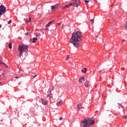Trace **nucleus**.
<instances>
[{
    "label": "nucleus",
    "mask_w": 127,
    "mask_h": 127,
    "mask_svg": "<svg viewBox=\"0 0 127 127\" xmlns=\"http://www.w3.org/2000/svg\"><path fill=\"white\" fill-rule=\"evenodd\" d=\"M82 34L83 33L81 31H76L75 33H72L70 39V43H72L77 50L79 49V46L81 45V43H82Z\"/></svg>",
    "instance_id": "obj_1"
},
{
    "label": "nucleus",
    "mask_w": 127,
    "mask_h": 127,
    "mask_svg": "<svg viewBox=\"0 0 127 127\" xmlns=\"http://www.w3.org/2000/svg\"><path fill=\"white\" fill-rule=\"evenodd\" d=\"M82 123L83 125L82 127H90V126L95 124V121L93 120V118H88L83 120Z\"/></svg>",
    "instance_id": "obj_2"
},
{
    "label": "nucleus",
    "mask_w": 127,
    "mask_h": 127,
    "mask_svg": "<svg viewBox=\"0 0 127 127\" xmlns=\"http://www.w3.org/2000/svg\"><path fill=\"white\" fill-rule=\"evenodd\" d=\"M29 48V47H28V45H21L18 47V50L20 51V57H21L22 56V54L23 52H28V49Z\"/></svg>",
    "instance_id": "obj_3"
},
{
    "label": "nucleus",
    "mask_w": 127,
    "mask_h": 127,
    "mask_svg": "<svg viewBox=\"0 0 127 127\" xmlns=\"http://www.w3.org/2000/svg\"><path fill=\"white\" fill-rule=\"evenodd\" d=\"M6 12V8L3 5H0V17Z\"/></svg>",
    "instance_id": "obj_4"
},
{
    "label": "nucleus",
    "mask_w": 127,
    "mask_h": 127,
    "mask_svg": "<svg viewBox=\"0 0 127 127\" xmlns=\"http://www.w3.org/2000/svg\"><path fill=\"white\" fill-rule=\"evenodd\" d=\"M72 5H74V4L73 3H69L68 4H67L65 6L63 7V8H65V7H66V8H69V7Z\"/></svg>",
    "instance_id": "obj_5"
},
{
    "label": "nucleus",
    "mask_w": 127,
    "mask_h": 127,
    "mask_svg": "<svg viewBox=\"0 0 127 127\" xmlns=\"http://www.w3.org/2000/svg\"><path fill=\"white\" fill-rule=\"evenodd\" d=\"M74 0H71V1H73ZM75 3H76V7H78L79 6L80 3H81V1L80 0H75Z\"/></svg>",
    "instance_id": "obj_6"
},
{
    "label": "nucleus",
    "mask_w": 127,
    "mask_h": 127,
    "mask_svg": "<svg viewBox=\"0 0 127 127\" xmlns=\"http://www.w3.org/2000/svg\"><path fill=\"white\" fill-rule=\"evenodd\" d=\"M96 40L98 42V43H103L104 42V41H103V39L101 38H97L96 39Z\"/></svg>",
    "instance_id": "obj_7"
},
{
    "label": "nucleus",
    "mask_w": 127,
    "mask_h": 127,
    "mask_svg": "<svg viewBox=\"0 0 127 127\" xmlns=\"http://www.w3.org/2000/svg\"><path fill=\"white\" fill-rule=\"evenodd\" d=\"M78 81H79V83H83V82H84V81H85V77H84L83 76L80 77L79 78Z\"/></svg>",
    "instance_id": "obj_8"
},
{
    "label": "nucleus",
    "mask_w": 127,
    "mask_h": 127,
    "mask_svg": "<svg viewBox=\"0 0 127 127\" xmlns=\"http://www.w3.org/2000/svg\"><path fill=\"white\" fill-rule=\"evenodd\" d=\"M51 9H56L58 8V4L51 6Z\"/></svg>",
    "instance_id": "obj_9"
},
{
    "label": "nucleus",
    "mask_w": 127,
    "mask_h": 127,
    "mask_svg": "<svg viewBox=\"0 0 127 127\" xmlns=\"http://www.w3.org/2000/svg\"><path fill=\"white\" fill-rule=\"evenodd\" d=\"M42 103L43 105H47V101L45 99H42Z\"/></svg>",
    "instance_id": "obj_10"
},
{
    "label": "nucleus",
    "mask_w": 127,
    "mask_h": 127,
    "mask_svg": "<svg viewBox=\"0 0 127 127\" xmlns=\"http://www.w3.org/2000/svg\"><path fill=\"white\" fill-rule=\"evenodd\" d=\"M84 86L86 88H88L89 87V81L86 80L84 83Z\"/></svg>",
    "instance_id": "obj_11"
},
{
    "label": "nucleus",
    "mask_w": 127,
    "mask_h": 127,
    "mask_svg": "<svg viewBox=\"0 0 127 127\" xmlns=\"http://www.w3.org/2000/svg\"><path fill=\"white\" fill-rule=\"evenodd\" d=\"M63 104V101L61 100L57 103V106H58V107H59L60 106H61V105H62Z\"/></svg>",
    "instance_id": "obj_12"
},
{
    "label": "nucleus",
    "mask_w": 127,
    "mask_h": 127,
    "mask_svg": "<svg viewBox=\"0 0 127 127\" xmlns=\"http://www.w3.org/2000/svg\"><path fill=\"white\" fill-rule=\"evenodd\" d=\"M54 21H52L49 22L46 25V27H49L50 26V24H51Z\"/></svg>",
    "instance_id": "obj_13"
},
{
    "label": "nucleus",
    "mask_w": 127,
    "mask_h": 127,
    "mask_svg": "<svg viewBox=\"0 0 127 127\" xmlns=\"http://www.w3.org/2000/svg\"><path fill=\"white\" fill-rule=\"evenodd\" d=\"M36 37H37L38 40H42V39H43L42 36H36Z\"/></svg>",
    "instance_id": "obj_14"
},
{
    "label": "nucleus",
    "mask_w": 127,
    "mask_h": 127,
    "mask_svg": "<svg viewBox=\"0 0 127 127\" xmlns=\"http://www.w3.org/2000/svg\"><path fill=\"white\" fill-rule=\"evenodd\" d=\"M74 0V2H71L70 3H73V5H71L72 6H76V0Z\"/></svg>",
    "instance_id": "obj_15"
},
{
    "label": "nucleus",
    "mask_w": 127,
    "mask_h": 127,
    "mask_svg": "<svg viewBox=\"0 0 127 127\" xmlns=\"http://www.w3.org/2000/svg\"><path fill=\"white\" fill-rule=\"evenodd\" d=\"M77 109L78 110H80L81 109H82V106H81V105H77Z\"/></svg>",
    "instance_id": "obj_16"
},
{
    "label": "nucleus",
    "mask_w": 127,
    "mask_h": 127,
    "mask_svg": "<svg viewBox=\"0 0 127 127\" xmlns=\"http://www.w3.org/2000/svg\"><path fill=\"white\" fill-rule=\"evenodd\" d=\"M84 69H82V73H86V72H87V68H84Z\"/></svg>",
    "instance_id": "obj_17"
},
{
    "label": "nucleus",
    "mask_w": 127,
    "mask_h": 127,
    "mask_svg": "<svg viewBox=\"0 0 127 127\" xmlns=\"http://www.w3.org/2000/svg\"><path fill=\"white\" fill-rule=\"evenodd\" d=\"M48 97L50 98V99H51L53 96H52V94L50 93V94L48 95Z\"/></svg>",
    "instance_id": "obj_18"
},
{
    "label": "nucleus",
    "mask_w": 127,
    "mask_h": 127,
    "mask_svg": "<svg viewBox=\"0 0 127 127\" xmlns=\"http://www.w3.org/2000/svg\"><path fill=\"white\" fill-rule=\"evenodd\" d=\"M8 47H9V49H11V48H12V47L11 46V43H9Z\"/></svg>",
    "instance_id": "obj_19"
},
{
    "label": "nucleus",
    "mask_w": 127,
    "mask_h": 127,
    "mask_svg": "<svg viewBox=\"0 0 127 127\" xmlns=\"http://www.w3.org/2000/svg\"><path fill=\"white\" fill-rule=\"evenodd\" d=\"M32 76L34 77H36V73H32Z\"/></svg>",
    "instance_id": "obj_20"
},
{
    "label": "nucleus",
    "mask_w": 127,
    "mask_h": 127,
    "mask_svg": "<svg viewBox=\"0 0 127 127\" xmlns=\"http://www.w3.org/2000/svg\"><path fill=\"white\" fill-rule=\"evenodd\" d=\"M27 21L28 22H30V23H31V18L29 17V21H28V20H27Z\"/></svg>",
    "instance_id": "obj_21"
},
{
    "label": "nucleus",
    "mask_w": 127,
    "mask_h": 127,
    "mask_svg": "<svg viewBox=\"0 0 127 127\" xmlns=\"http://www.w3.org/2000/svg\"><path fill=\"white\" fill-rule=\"evenodd\" d=\"M69 58H70V56L69 55H67L66 58L65 59H64V60L65 61L68 60V59H69Z\"/></svg>",
    "instance_id": "obj_22"
},
{
    "label": "nucleus",
    "mask_w": 127,
    "mask_h": 127,
    "mask_svg": "<svg viewBox=\"0 0 127 127\" xmlns=\"http://www.w3.org/2000/svg\"><path fill=\"white\" fill-rule=\"evenodd\" d=\"M0 63L1 64H3V65H5V66H6V67L7 68H8V66H7V65H6V64H5L3 63H2L1 62H0Z\"/></svg>",
    "instance_id": "obj_23"
},
{
    "label": "nucleus",
    "mask_w": 127,
    "mask_h": 127,
    "mask_svg": "<svg viewBox=\"0 0 127 127\" xmlns=\"http://www.w3.org/2000/svg\"><path fill=\"white\" fill-rule=\"evenodd\" d=\"M35 42H36V41L35 39H34V38H33L32 43H35Z\"/></svg>",
    "instance_id": "obj_24"
},
{
    "label": "nucleus",
    "mask_w": 127,
    "mask_h": 127,
    "mask_svg": "<svg viewBox=\"0 0 127 127\" xmlns=\"http://www.w3.org/2000/svg\"><path fill=\"white\" fill-rule=\"evenodd\" d=\"M85 2H86V3H89V2H90V0H85Z\"/></svg>",
    "instance_id": "obj_25"
},
{
    "label": "nucleus",
    "mask_w": 127,
    "mask_h": 127,
    "mask_svg": "<svg viewBox=\"0 0 127 127\" xmlns=\"http://www.w3.org/2000/svg\"><path fill=\"white\" fill-rule=\"evenodd\" d=\"M36 36H41V34L39 33L38 34L36 35Z\"/></svg>",
    "instance_id": "obj_26"
},
{
    "label": "nucleus",
    "mask_w": 127,
    "mask_h": 127,
    "mask_svg": "<svg viewBox=\"0 0 127 127\" xmlns=\"http://www.w3.org/2000/svg\"><path fill=\"white\" fill-rule=\"evenodd\" d=\"M108 30L110 31V32H111V33H113V30H112L111 29H109Z\"/></svg>",
    "instance_id": "obj_27"
},
{
    "label": "nucleus",
    "mask_w": 127,
    "mask_h": 127,
    "mask_svg": "<svg viewBox=\"0 0 127 127\" xmlns=\"http://www.w3.org/2000/svg\"><path fill=\"white\" fill-rule=\"evenodd\" d=\"M90 22H92V23H94V19H92L90 20Z\"/></svg>",
    "instance_id": "obj_28"
},
{
    "label": "nucleus",
    "mask_w": 127,
    "mask_h": 127,
    "mask_svg": "<svg viewBox=\"0 0 127 127\" xmlns=\"http://www.w3.org/2000/svg\"><path fill=\"white\" fill-rule=\"evenodd\" d=\"M11 23V20H10L9 21H8V24H10Z\"/></svg>",
    "instance_id": "obj_29"
},
{
    "label": "nucleus",
    "mask_w": 127,
    "mask_h": 127,
    "mask_svg": "<svg viewBox=\"0 0 127 127\" xmlns=\"http://www.w3.org/2000/svg\"><path fill=\"white\" fill-rule=\"evenodd\" d=\"M124 118L125 119V120H127V116H124Z\"/></svg>",
    "instance_id": "obj_30"
},
{
    "label": "nucleus",
    "mask_w": 127,
    "mask_h": 127,
    "mask_svg": "<svg viewBox=\"0 0 127 127\" xmlns=\"http://www.w3.org/2000/svg\"><path fill=\"white\" fill-rule=\"evenodd\" d=\"M62 120H63L62 117H60V118H59V121H62Z\"/></svg>",
    "instance_id": "obj_31"
},
{
    "label": "nucleus",
    "mask_w": 127,
    "mask_h": 127,
    "mask_svg": "<svg viewBox=\"0 0 127 127\" xmlns=\"http://www.w3.org/2000/svg\"><path fill=\"white\" fill-rule=\"evenodd\" d=\"M53 90H54V87H52V89H50V91H53Z\"/></svg>",
    "instance_id": "obj_32"
},
{
    "label": "nucleus",
    "mask_w": 127,
    "mask_h": 127,
    "mask_svg": "<svg viewBox=\"0 0 127 127\" xmlns=\"http://www.w3.org/2000/svg\"><path fill=\"white\" fill-rule=\"evenodd\" d=\"M34 38L35 39V40H36V41L37 40V39H38V38Z\"/></svg>",
    "instance_id": "obj_33"
},
{
    "label": "nucleus",
    "mask_w": 127,
    "mask_h": 127,
    "mask_svg": "<svg viewBox=\"0 0 127 127\" xmlns=\"http://www.w3.org/2000/svg\"><path fill=\"white\" fill-rule=\"evenodd\" d=\"M26 35H28V33H26Z\"/></svg>",
    "instance_id": "obj_34"
},
{
    "label": "nucleus",
    "mask_w": 127,
    "mask_h": 127,
    "mask_svg": "<svg viewBox=\"0 0 127 127\" xmlns=\"http://www.w3.org/2000/svg\"><path fill=\"white\" fill-rule=\"evenodd\" d=\"M1 28V25H0V28Z\"/></svg>",
    "instance_id": "obj_35"
},
{
    "label": "nucleus",
    "mask_w": 127,
    "mask_h": 127,
    "mask_svg": "<svg viewBox=\"0 0 127 127\" xmlns=\"http://www.w3.org/2000/svg\"><path fill=\"white\" fill-rule=\"evenodd\" d=\"M15 78H16V79H18V77H16Z\"/></svg>",
    "instance_id": "obj_36"
},
{
    "label": "nucleus",
    "mask_w": 127,
    "mask_h": 127,
    "mask_svg": "<svg viewBox=\"0 0 127 127\" xmlns=\"http://www.w3.org/2000/svg\"><path fill=\"white\" fill-rule=\"evenodd\" d=\"M122 43H124V41H122Z\"/></svg>",
    "instance_id": "obj_37"
},
{
    "label": "nucleus",
    "mask_w": 127,
    "mask_h": 127,
    "mask_svg": "<svg viewBox=\"0 0 127 127\" xmlns=\"http://www.w3.org/2000/svg\"><path fill=\"white\" fill-rule=\"evenodd\" d=\"M118 105H120L121 106V104L120 103H118Z\"/></svg>",
    "instance_id": "obj_38"
},
{
    "label": "nucleus",
    "mask_w": 127,
    "mask_h": 127,
    "mask_svg": "<svg viewBox=\"0 0 127 127\" xmlns=\"http://www.w3.org/2000/svg\"><path fill=\"white\" fill-rule=\"evenodd\" d=\"M126 28H127V26H126Z\"/></svg>",
    "instance_id": "obj_39"
},
{
    "label": "nucleus",
    "mask_w": 127,
    "mask_h": 127,
    "mask_svg": "<svg viewBox=\"0 0 127 127\" xmlns=\"http://www.w3.org/2000/svg\"><path fill=\"white\" fill-rule=\"evenodd\" d=\"M0 77H1V75H0Z\"/></svg>",
    "instance_id": "obj_40"
},
{
    "label": "nucleus",
    "mask_w": 127,
    "mask_h": 127,
    "mask_svg": "<svg viewBox=\"0 0 127 127\" xmlns=\"http://www.w3.org/2000/svg\"><path fill=\"white\" fill-rule=\"evenodd\" d=\"M44 33V32H43V34Z\"/></svg>",
    "instance_id": "obj_41"
},
{
    "label": "nucleus",
    "mask_w": 127,
    "mask_h": 127,
    "mask_svg": "<svg viewBox=\"0 0 127 127\" xmlns=\"http://www.w3.org/2000/svg\"><path fill=\"white\" fill-rule=\"evenodd\" d=\"M2 75H4V74L3 73Z\"/></svg>",
    "instance_id": "obj_42"
}]
</instances>
